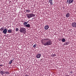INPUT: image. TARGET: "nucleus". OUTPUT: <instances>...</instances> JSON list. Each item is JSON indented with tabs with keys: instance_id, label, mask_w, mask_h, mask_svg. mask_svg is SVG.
Wrapping results in <instances>:
<instances>
[{
	"instance_id": "obj_1",
	"label": "nucleus",
	"mask_w": 76,
	"mask_h": 76,
	"mask_svg": "<svg viewBox=\"0 0 76 76\" xmlns=\"http://www.w3.org/2000/svg\"><path fill=\"white\" fill-rule=\"evenodd\" d=\"M42 42L45 46H47V45H51V41L49 39H44L42 41Z\"/></svg>"
},
{
	"instance_id": "obj_2",
	"label": "nucleus",
	"mask_w": 76,
	"mask_h": 76,
	"mask_svg": "<svg viewBox=\"0 0 76 76\" xmlns=\"http://www.w3.org/2000/svg\"><path fill=\"white\" fill-rule=\"evenodd\" d=\"M20 32L25 34V33H26V28L23 27L21 28L20 30Z\"/></svg>"
},
{
	"instance_id": "obj_3",
	"label": "nucleus",
	"mask_w": 76,
	"mask_h": 76,
	"mask_svg": "<svg viewBox=\"0 0 76 76\" xmlns=\"http://www.w3.org/2000/svg\"><path fill=\"white\" fill-rule=\"evenodd\" d=\"M26 15L28 18L29 19L31 18H32V17L35 16V15L34 14H27Z\"/></svg>"
},
{
	"instance_id": "obj_4",
	"label": "nucleus",
	"mask_w": 76,
	"mask_h": 76,
	"mask_svg": "<svg viewBox=\"0 0 76 76\" xmlns=\"http://www.w3.org/2000/svg\"><path fill=\"white\" fill-rule=\"evenodd\" d=\"M72 26L73 28H76V22L73 23L72 24Z\"/></svg>"
},
{
	"instance_id": "obj_5",
	"label": "nucleus",
	"mask_w": 76,
	"mask_h": 76,
	"mask_svg": "<svg viewBox=\"0 0 76 76\" xmlns=\"http://www.w3.org/2000/svg\"><path fill=\"white\" fill-rule=\"evenodd\" d=\"M7 32V29L6 28H5L2 32V33H4V34H6Z\"/></svg>"
},
{
	"instance_id": "obj_6",
	"label": "nucleus",
	"mask_w": 76,
	"mask_h": 76,
	"mask_svg": "<svg viewBox=\"0 0 76 76\" xmlns=\"http://www.w3.org/2000/svg\"><path fill=\"white\" fill-rule=\"evenodd\" d=\"M49 28V26L48 25H46L44 27V29H45V30H47V29H48Z\"/></svg>"
},
{
	"instance_id": "obj_7",
	"label": "nucleus",
	"mask_w": 76,
	"mask_h": 76,
	"mask_svg": "<svg viewBox=\"0 0 76 76\" xmlns=\"http://www.w3.org/2000/svg\"><path fill=\"white\" fill-rule=\"evenodd\" d=\"M41 54L39 53H38L36 55V57L37 58H39L40 57H41Z\"/></svg>"
},
{
	"instance_id": "obj_8",
	"label": "nucleus",
	"mask_w": 76,
	"mask_h": 76,
	"mask_svg": "<svg viewBox=\"0 0 76 76\" xmlns=\"http://www.w3.org/2000/svg\"><path fill=\"white\" fill-rule=\"evenodd\" d=\"M12 31H13V30L9 29V30H8V31H7V33H8L9 34H10L11 33H12Z\"/></svg>"
},
{
	"instance_id": "obj_9",
	"label": "nucleus",
	"mask_w": 76,
	"mask_h": 76,
	"mask_svg": "<svg viewBox=\"0 0 76 76\" xmlns=\"http://www.w3.org/2000/svg\"><path fill=\"white\" fill-rule=\"evenodd\" d=\"M25 26L27 28H31V25L29 24H28L25 25Z\"/></svg>"
},
{
	"instance_id": "obj_10",
	"label": "nucleus",
	"mask_w": 76,
	"mask_h": 76,
	"mask_svg": "<svg viewBox=\"0 0 76 76\" xmlns=\"http://www.w3.org/2000/svg\"><path fill=\"white\" fill-rule=\"evenodd\" d=\"M52 1H53L52 0H49V3H50V4L51 5H53V3Z\"/></svg>"
},
{
	"instance_id": "obj_11",
	"label": "nucleus",
	"mask_w": 76,
	"mask_h": 76,
	"mask_svg": "<svg viewBox=\"0 0 76 76\" xmlns=\"http://www.w3.org/2000/svg\"><path fill=\"white\" fill-rule=\"evenodd\" d=\"M70 16V14L69 12L67 13L66 15V18H69Z\"/></svg>"
},
{
	"instance_id": "obj_12",
	"label": "nucleus",
	"mask_w": 76,
	"mask_h": 76,
	"mask_svg": "<svg viewBox=\"0 0 76 76\" xmlns=\"http://www.w3.org/2000/svg\"><path fill=\"white\" fill-rule=\"evenodd\" d=\"M73 2V0H69V4H71Z\"/></svg>"
},
{
	"instance_id": "obj_13",
	"label": "nucleus",
	"mask_w": 76,
	"mask_h": 76,
	"mask_svg": "<svg viewBox=\"0 0 76 76\" xmlns=\"http://www.w3.org/2000/svg\"><path fill=\"white\" fill-rule=\"evenodd\" d=\"M61 41L63 42H64L66 41V39H65V38H64L62 39Z\"/></svg>"
},
{
	"instance_id": "obj_14",
	"label": "nucleus",
	"mask_w": 76,
	"mask_h": 76,
	"mask_svg": "<svg viewBox=\"0 0 76 76\" xmlns=\"http://www.w3.org/2000/svg\"><path fill=\"white\" fill-rule=\"evenodd\" d=\"M28 23V21L27 22H25L23 24L24 25H25H25H27V23Z\"/></svg>"
},
{
	"instance_id": "obj_15",
	"label": "nucleus",
	"mask_w": 76,
	"mask_h": 76,
	"mask_svg": "<svg viewBox=\"0 0 76 76\" xmlns=\"http://www.w3.org/2000/svg\"><path fill=\"white\" fill-rule=\"evenodd\" d=\"M26 12H28V13H30V12H31V10H26Z\"/></svg>"
},
{
	"instance_id": "obj_16",
	"label": "nucleus",
	"mask_w": 76,
	"mask_h": 76,
	"mask_svg": "<svg viewBox=\"0 0 76 76\" xmlns=\"http://www.w3.org/2000/svg\"><path fill=\"white\" fill-rule=\"evenodd\" d=\"M13 60H14V59L13 60H11L10 61H9V64H12V62H13Z\"/></svg>"
},
{
	"instance_id": "obj_17",
	"label": "nucleus",
	"mask_w": 76,
	"mask_h": 76,
	"mask_svg": "<svg viewBox=\"0 0 76 76\" xmlns=\"http://www.w3.org/2000/svg\"><path fill=\"white\" fill-rule=\"evenodd\" d=\"M4 29V27H2L0 29V31H3V30Z\"/></svg>"
},
{
	"instance_id": "obj_18",
	"label": "nucleus",
	"mask_w": 76,
	"mask_h": 76,
	"mask_svg": "<svg viewBox=\"0 0 76 76\" xmlns=\"http://www.w3.org/2000/svg\"><path fill=\"white\" fill-rule=\"evenodd\" d=\"M0 73L1 75H3L4 74L3 73V71H1V72H0Z\"/></svg>"
},
{
	"instance_id": "obj_19",
	"label": "nucleus",
	"mask_w": 76,
	"mask_h": 76,
	"mask_svg": "<svg viewBox=\"0 0 76 76\" xmlns=\"http://www.w3.org/2000/svg\"><path fill=\"white\" fill-rule=\"evenodd\" d=\"M37 44H35V45H34L33 46L34 48H35V47H37Z\"/></svg>"
},
{
	"instance_id": "obj_20",
	"label": "nucleus",
	"mask_w": 76,
	"mask_h": 76,
	"mask_svg": "<svg viewBox=\"0 0 76 76\" xmlns=\"http://www.w3.org/2000/svg\"><path fill=\"white\" fill-rule=\"evenodd\" d=\"M15 30L16 32L18 31H19V28H16L15 29Z\"/></svg>"
},
{
	"instance_id": "obj_21",
	"label": "nucleus",
	"mask_w": 76,
	"mask_h": 76,
	"mask_svg": "<svg viewBox=\"0 0 76 76\" xmlns=\"http://www.w3.org/2000/svg\"><path fill=\"white\" fill-rule=\"evenodd\" d=\"M5 74H10L9 72H5Z\"/></svg>"
},
{
	"instance_id": "obj_22",
	"label": "nucleus",
	"mask_w": 76,
	"mask_h": 76,
	"mask_svg": "<svg viewBox=\"0 0 76 76\" xmlns=\"http://www.w3.org/2000/svg\"><path fill=\"white\" fill-rule=\"evenodd\" d=\"M66 3L67 4H69V0H67L66 1Z\"/></svg>"
},
{
	"instance_id": "obj_23",
	"label": "nucleus",
	"mask_w": 76,
	"mask_h": 76,
	"mask_svg": "<svg viewBox=\"0 0 76 76\" xmlns=\"http://www.w3.org/2000/svg\"><path fill=\"white\" fill-rule=\"evenodd\" d=\"M55 56H56V54L52 55V57H55Z\"/></svg>"
},
{
	"instance_id": "obj_24",
	"label": "nucleus",
	"mask_w": 76,
	"mask_h": 76,
	"mask_svg": "<svg viewBox=\"0 0 76 76\" xmlns=\"http://www.w3.org/2000/svg\"><path fill=\"white\" fill-rule=\"evenodd\" d=\"M65 45H68V44H69V43H68V42H65Z\"/></svg>"
},
{
	"instance_id": "obj_25",
	"label": "nucleus",
	"mask_w": 76,
	"mask_h": 76,
	"mask_svg": "<svg viewBox=\"0 0 76 76\" xmlns=\"http://www.w3.org/2000/svg\"><path fill=\"white\" fill-rule=\"evenodd\" d=\"M4 66V65L1 64L0 65V67H2V66Z\"/></svg>"
},
{
	"instance_id": "obj_26",
	"label": "nucleus",
	"mask_w": 76,
	"mask_h": 76,
	"mask_svg": "<svg viewBox=\"0 0 76 76\" xmlns=\"http://www.w3.org/2000/svg\"><path fill=\"white\" fill-rule=\"evenodd\" d=\"M62 8L63 9H64L65 8V6H63L62 7Z\"/></svg>"
},
{
	"instance_id": "obj_27",
	"label": "nucleus",
	"mask_w": 76,
	"mask_h": 76,
	"mask_svg": "<svg viewBox=\"0 0 76 76\" xmlns=\"http://www.w3.org/2000/svg\"><path fill=\"white\" fill-rule=\"evenodd\" d=\"M3 72V73H4V74H5V71H2Z\"/></svg>"
},
{
	"instance_id": "obj_28",
	"label": "nucleus",
	"mask_w": 76,
	"mask_h": 76,
	"mask_svg": "<svg viewBox=\"0 0 76 76\" xmlns=\"http://www.w3.org/2000/svg\"><path fill=\"white\" fill-rule=\"evenodd\" d=\"M25 76H30L28 75H26Z\"/></svg>"
},
{
	"instance_id": "obj_29",
	"label": "nucleus",
	"mask_w": 76,
	"mask_h": 76,
	"mask_svg": "<svg viewBox=\"0 0 76 76\" xmlns=\"http://www.w3.org/2000/svg\"><path fill=\"white\" fill-rule=\"evenodd\" d=\"M71 73H72V72H71Z\"/></svg>"
}]
</instances>
